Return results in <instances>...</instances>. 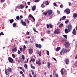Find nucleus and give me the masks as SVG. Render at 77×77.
<instances>
[{"mask_svg": "<svg viewBox=\"0 0 77 77\" xmlns=\"http://www.w3.org/2000/svg\"><path fill=\"white\" fill-rule=\"evenodd\" d=\"M12 72V69L9 67L8 68V69L5 70V74L6 75H8L9 76L10 73Z\"/></svg>", "mask_w": 77, "mask_h": 77, "instance_id": "nucleus-1", "label": "nucleus"}, {"mask_svg": "<svg viewBox=\"0 0 77 77\" xmlns=\"http://www.w3.org/2000/svg\"><path fill=\"white\" fill-rule=\"evenodd\" d=\"M69 51V50H68L66 49L63 48L61 50V51L60 52V54L61 55H62V54H65V53H68V52Z\"/></svg>", "mask_w": 77, "mask_h": 77, "instance_id": "nucleus-2", "label": "nucleus"}, {"mask_svg": "<svg viewBox=\"0 0 77 77\" xmlns=\"http://www.w3.org/2000/svg\"><path fill=\"white\" fill-rule=\"evenodd\" d=\"M64 12H66L67 15L70 14L71 10L69 8H66L64 11Z\"/></svg>", "mask_w": 77, "mask_h": 77, "instance_id": "nucleus-3", "label": "nucleus"}, {"mask_svg": "<svg viewBox=\"0 0 77 77\" xmlns=\"http://www.w3.org/2000/svg\"><path fill=\"white\" fill-rule=\"evenodd\" d=\"M60 29H57L56 30H55L54 31V34H57V35H58L60 33Z\"/></svg>", "mask_w": 77, "mask_h": 77, "instance_id": "nucleus-4", "label": "nucleus"}, {"mask_svg": "<svg viewBox=\"0 0 77 77\" xmlns=\"http://www.w3.org/2000/svg\"><path fill=\"white\" fill-rule=\"evenodd\" d=\"M72 28V26L71 25H69L68 26L67 29L69 32H70V31H71Z\"/></svg>", "mask_w": 77, "mask_h": 77, "instance_id": "nucleus-5", "label": "nucleus"}, {"mask_svg": "<svg viewBox=\"0 0 77 77\" xmlns=\"http://www.w3.org/2000/svg\"><path fill=\"white\" fill-rule=\"evenodd\" d=\"M64 45L66 48H68L69 47L70 45V44L68 42H66L64 44Z\"/></svg>", "mask_w": 77, "mask_h": 77, "instance_id": "nucleus-6", "label": "nucleus"}, {"mask_svg": "<svg viewBox=\"0 0 77 77\" xmlns=\"http://www.w3.org/2000/svg\"><path fill=\"white\" fill-rule=\"evenodd\" d=\"M8 60L10 63H12L13 61H14V60L11 57H9L8 58Z\"/></svg>", "mask_w": 77, "mask_h": 77, "instance_id": "nucleus-7", "label": "nucleus"}, {"mask_svg": "<svg viewBox=\"0 0 77 77\" xmlns=\"http://www.w3.org/2000/svg\"><path fill=\"white\" fill-rule=\"evenodd\" d=\"M33 49L32 48H30L29 49V53L30 54H33Z\"/></svg>", "mask_w": 77, "mask_h": 77, "instance_id": "nucleus-8", "label": "nucleus"}, {"mask_svg": "<svg viewBox=\"0 0 77 77\" xmlns=\"http://www.w3.org/2000/svg\"><path fill=\"white\" fill-rule=\"evenodd\" d=\"M36 64H38L39 66H40V65H41V60L40 59H39L38 60H38H36Z\"/></svg>", "mask_w": 77, "mask_h": 77, "instance_id": "nucleus-9", "label": "nucleus"}, {"mask_svg": "<svg viewBox=\"0 0 77 77\" xmlns=\"http://www.w3.org/2000/svg\"><path fill=\"white\" fill-rule=\"evenodd\" d=\"M35 47L38 48V47L39 48H41V47H42V46L40 44H35Z\"/></svg>", "mask_w": 77, "mask_h": 77, "instance_id": "nucleus-10", "label": "nucleus"}, {"mask_svg": "<svg viewBox=\"0 0 77 77\" xmlns=\"http://www.w3.org/2000/svg\"><path fill=\"white\" fill-rule=\"evenodd\" d=\"M47 13L49 15H51L53 13V11L51 10H48V11Z\"/></svg>", "mask_w": 77, "mask_h": 77, "instance_id": "nucleus-11", "label": "nucleus"}, {"mask_svg": "<svg viewBox=\"0 0 77 77\" xmlns=\"http://www.w3.org/2000/svg\"><path fill=\"white\" fill-rule=\"evenodd\" d=\"M72 33L73 35H76L77 34L76 31H75V28L73 29L72 32Z\"/></svg>", "mask_w": 77, "mask_h": 77, "instance_id": "nucleus-12", "label": "nucleus"}, {"mask_svg": "<svg viewBox=\"0 0 77 77\" xmlns=\"http://www.w3.org/2000/svg\"><path fill=\"white\" fill-rule=\"evenodd\" d=\"M65 62L66 64L68 65L69 64V59H66L65 60Z\"/></svg>", "mask_w": 77, "mask_h": 77, "instance_id": "nucleus-13", "label": "nucleus"}, {"mask_svg": "<svg viewBox=\"0 0 77 77\" xmlns=\"http://www.w3.org/2000/svg\"><path fill=\"white\" fill-rule=\"evenodd\" d=\"M66 18V16H64L60 19V20L61 21L62 20H65V18Z\"/></svg>", "mask_w": 77, "mask_h": 77, "instance_id": "nucleus-14", "label": "nucleus"}, {"mask_svg": "<svg viewBox=\"0 0 77 77\" xmlns=\"http://www.w3.org/2000/svg\"><path fill=\"white\" fill-rule=\"evenodd\" d=\"M17 48L15 47L14 48H13V49H12V51L13 52V51L14 52H16L17 51Z\"/></svg>", "mask_w": 77, "mask_h": 77, "instance_id": "nucleus-15", "label": "nucleus"}, {"mask_svg": "<svg viewBox=\"0 0 77 77\" xmlns=\"http://www.w3.org/2000/svg\"><path fill=\"white\" fill-rule=\"evenodd\" d=\"M24 6H25L24 5L21 4L20 5V7L21 9H23Z\"/></svg>", "mask_w": 77, "mask_h": 77, "instance_id": "nucleus-16", "label": "nucleus"}, {"mask_svg": "<svg viewBox=\"0 0 77 77\" xmlns=\"http://www.w3.org/2000/svg\"><path fill=\"white\" fill-rule=\"evenodd\" d=\"M36 10V6L35 5H34L33 6L32 8V10L33 11H35Z\"/></svg>", "mask_w": 77, "mask_h": 77, "instance_id": "nucleus-17", "label": "nucleus"}, {"mask_svg": "<svg viewBox=\"0 0 77 77\" xmlns=\"http://www.w3.org/2000/svg\"><path fill=\"white\" fill-rule=\"evenodd\" d=\"M65 32L66 33H68V32H69L68 29H65Z\"/></svg>", "mask_w": 77, "mask_h": 77, "instance_id": "nucleus-18", "label": "nucleus"}, {"mask_svg": "<svg viewBox=\"0 0 77 77\" xmlns=\"http://www.w3.org/2000/svg\"><path fill=\"white\" fill-rule=\"evenodd\" d=\"M73 16L74 18H76L77 17V14H76L75 13H74L73 14Z\"/></svg>", "mask_w": 77, "mask_h": 77, "instance_id": "nucleus-19", "label": "nucleus"}, {"mask_svg": "<svg viewBox=\"0 0 77 77\" xmlns=\"http://www.w3.org/2000/svg\"><path fill=\"white\" fill-rule=\"evenodd\" d=\"M60 50V47H58L56 48V51H59Z\"/></svg>", "mask_w": 77, "mask_h": 77, "instance_id": "nucleus-20", "label": "nucleus"}, {"mask_svg": "<svg viewBox=\"0 0 77 77\" xmlns=\"http://www.w3.org/2000/svg\"><path fill=\"white\" fill-rule=\"evenodd\" d=\"M16 20H21V18H20V16H17V17H16Z\"/></svg>", "mask_w": 77, "mask_h": 77, "instance_id": "nucleus-21", "label": "nucleus"}, {"mask_svg": "<svg viewBox=\"0 0 77 77\" xmlns=\"http://www.w3.org/2000/svg\"><path fill=\"white\" fill-rule=\"evenodd\" d=\"M31 67L32 68V69H35V67L33 66L32 64H31Z\"/></svg>", "mask_w": 77, "mask_h": 77, "instance_id": "nucleus-22", "label": "nucleus"}, {"mask_svg": "<svg viewBox=\"0 0 77 77\" xmlns=\"http://www.w3.org/2000/svg\"><path fill=\"white\" fill-rule=\"evenodd\" d=\"M50 63H49L48 62V68H50Z\"/></svg>", "mask_w": 77, "mask_h": 77, "instance_id": "nucleus-23", "label": "nucleus"}, {"mask_svg": "<svg viewBox=\"0 0 77 77\" xmlns=\"http://www.w3.org/2000/svg\"><path fill=\"white\" fill-rule=\"evenodd\" d=\"M17 25V24H16V23H14L13 24V26L14 27H16V26Z\"/></svg>", "mask_w": 77, "mask_h": 77, "instance_id": "nucleus-24", "label": "nucleus"}, {"mask_svg": "<svg viewBox=\"0 0 77 77\" xmlns=\"http://www.w3.org/2000/svg\"><path fill=\"white\" fill-rule=\"evenodd\" d=\"M14 21V20L11 19L10 21V23H11V24H12V23H13Z\"/></svg>", "mask_w": 77, "mask_h": 77, "instance_id": "nucleus-25", "label": "nucleus"}, {"mask_svg": "<svg viewBox=\"0 0 77 77\" xmlns=\"http://www.w3.org/2000/svg\"><path fill=\"white\" fill-rule=\"evenodd\" d=\"M37 53L38 54H39V56H41V52H39V51H38Z\"/></svg>", "mask_w": 77, "mask_h": 77, "instance_id": "nucleus-26", "label": "nucleus"}, {"mask_svg": "<svg viewBox=\"0 0 77 77\" xmlns=\"http://www.w3.org/2000/svg\"><path fill=\"white\" fill-rule=\"evenodd\" d=\"M63 36L64 37V38H65L66 39H67V38H68V36L66 35H63Z\"/></svg>", "mask_w": 77, "mask_h": 77, "instance_id": "nucleus-27", "label": "nucleus"}, {"mask_svg": "<svg viewBox=\"0 0 77 77\" xmlns=\"http://www.w3.org/2000/svg\"><path fill=\"white\" fill-rule=\"evenodd\" d=\"M22 25L24 26H26V23L25 22H23L22 23Z\"/></svg>", "mask_w": 77, "mask_h": 77, "instance_id": "nucleus-28", "label": "nucleus"}, {"mask_svg": "<svg viewBox=\"0 0 77 77\" xmlns=\"http://www.w3.org/2000/svg\"><path fill=\"white\" fill-rule=\"evenodd\" d=\"M22 58L23 60H24L25 59V57H24V55H22Z\"/></svg>", "mask_w": 77, "mask_h": 77, "instance_id": "nucleus-29", "label": "nucleus"}, {"mask_svg": "<svg viewBox=\"0 0 77 77\" xmlns=\"http://www.w3.org/2000/svg\"><path fill=\"white\" fill-rule=\"evenodd\" d=\"M24 66L25 68H27V65L25 64L24 65Z\"/></svg>", "mask_w": 77, "mask_h": 77, "instance_id": "nucleus-30", "label": "nucleus"}, {"mask_svg": "<svg viewBox=\"0 0 77 77\" xmlns=\"http://www.w3.org/2000/svg\"><path fill=\"white\" fill-rule=\"evenodd\" d=\"M41 7H42V8H45V5L44 4H42L41 5Z\"/></svg>", "mask_w": 77, "mask_h": 77, "instance_id": "nucleus-31", "label": "nucleus"}, {"mask_svg": "<svg viewBox=\"0 0 77 77\" xmlns=\"http://www.w3.org/2000/svg\"><path fill=\"white\" fill-rule=\"evenodd\" d=\"M45 3H46V2L47 3V4H46V5H49V3L47 1H46L45 2Z\"/></svg>", "mask_w": 77, "mask_h": 77, "instance_id": "nucleus-32", "label": "nucleus"}, {"mask_svg": "<svg viewBox=\"0 0 77 77\" xmlns=\"http://www.w3.org/2000/svg\"><path fill=\"white\" fill-rule=\"evenodd\" d=\"M43 15H45V16H46V15H47V13L46 12H44L43 13Z\"/></svg>", "mask_w": 77, "mask_h": 77, "instance_id": "nucleus-33", "label": "nucleus"}, {"mask_svg": "<svg viewBox=\"0 0 77 77\" xmlns=\"http://www.w3.org/2000/svg\"><path fill=\"white\" fill-rule=\"evenodd\" d=\"M33 17L32 16V15L31 14H29V18H32Z\"/></svg>", "mask_w": 77, "mask_h": 77, "instance_id": "nucleus-34", "label": "nucleus"}, {"mask_svg": "<svg viewBox=\"0 0 77 77\" xmlns=\"http://www.w3.org/2000/svg\"><path fill=\"white\" fill-rule=\"evenodd\" d=\"M12 56L13 58H15V55L14 54H12Z\"/></svg>", "mask_w": 77, "mask_h": 77, "instance_id": "nucleus-35", "label": "nucleus"}, {"mask_svg": "<svg viewBox=\"0 0 77 77\" xmlns=\"http://www.w3.org/2000/svg\"><path fill=\"white\" fill-rule=\"evenodd\" d=\"M21 51H20V50H18V51L17 52V53L18 54H21Z\"/></svg>", "mask_w": 77, "mask_h": 77, "instance_id": "nucleus-36", "label": "nucleus"}, {"mask_svg": "<svg viewBox=\"0 0 77 77\" xmlns=\"http://www.w3.org/2000/svg\"><path fill=\"white\" fill-rule=\"evenodd\" d=\"M53 27V26L51 24H49V27H50V28H52Z\"/></svg>", "mask_w": 77, "mask_h": 77, "instance_id": "nucleus-37", "label": "nucleus"}, {"mask_svg": "<svg viewBox=\"0 0 77 77\" xmlns=\"http://www.w3.org/2000/svg\"><path fill=\"white\" fill-rule=\"evenodd\" d=\"M46 53H47V55H49L50 53H49V51H46Z\"/></svg>", "mask_w": 77, "mask_h": 77, "instance_id": "nucleus-38", "label": "nucleus"}, {"mask_svg": "<svg viewBox=\"0 0 77 77\" xmlns=\"http://www.w3.org/2000/svg\"><path fill=\"white\" fill-rule=\"evenodd\" d=\"M35 59H32L30 60V61H31L32 62H35Z\"/></svg>", "mask_w": 77, "mask_h": 77, "instance_id": "nucleus-39", "label": "nucleus"}, {"mask_svg": "<svg viewBox=\"0 0 77 77\" xmlns=\"http://www.w3.org/2000/svg\"><path fill=\"white\" fill-rule=\"evenodd\" d=\"M16 8L17 9H20V6H17L16 7Z\"/></svg>", "mask_w": 77, "mask_h": 77, "instance_id": "nucleus-40", "label": "nucleus"}, {"mask_svg": "<svg viewBox=\"0 0 77 77\" xmlns=\"http://www.w3.org/2000/svg\"><path fill=\"white\" fill-rule=\"evenodd\" d=\"M4 35V33H3V32H1L0 33V35Z\"/></svg>", "mask_w": 77, "mask_h": 77, "instance_id": "nucleus-41", "label": "nucleus"}, {"mask_svg": "<svg viewBox=\"0 0 77 77\" xmlns=\"http://www.w3.org/2000/svg\"><path fill=\"white\" fill-rule=\"evenodd\" d=\"M34 1L35 2V3H37V2H39V0H34Z\"/></svg>", "mask_w": 77, "mask_h": 77, "instance_id": "nucleus-42", "label": "nucleus"}, {"mask_svg": "<svg viewBox=\"0 0 77 77\" xmlns=\"http://www.w3.org/2000/svg\"><path fill=\"white\" fill-rule=\"evenodd\" d=\"M69 22V20H66L65 21V23L66 24H68V23Z\"/></svg>", "mask_w": 77, "mask_h": 77, "instance_id": "nucleus-43", "label": "nucleus"}, {"mask_svg": "<svg viewBox=\"0 0 77 77\" xmlns=\"http://www.w3.org/2000/svg\"><path fill=\"white\" fill-rule=\"evenodd\" d=\"M56 73V71L54 70L53 71V75H54V74Z\"/></svg>", "mask_w": 77, "mask_h": 77, "instance_id": "nucleus-44", "label": "nucleus"}, {"mask_svg": "<svg viewBox=\"0 0 77 77\" xmlns=\"http://www.w3.org/2000/svg\"><path fill=\"white\" fill-rule=\"evenodd\" d=\"M20 51H23V48H20Z\"/></svg>", "mask_w": 77, "mask_h": 77, "instance_id": "nucleus-45", "label": "nucleus"}, {"mask_svg": "<svg viewBox=\"0 0 77 77\" xmlns=\"http://www.w3.org/2000/svg\"><path fill=\"white\" fill-rule=\"evenodd\" d=\"M60 72L62 75H63V70H61Z\"/></svg>", "mask_w": 77, "mask_h": 77, "instance_id": "nucleus-46", "label": "nucleus"}, {"mask_svg": "<svg viewBox=\"0 0 77 77\" xmlns=\"http://www.w3.org/2000/svg\"><path fill=\"white\" fill-rule=\"evenodd\" d=\"M5 1V0H1V2L3 3Z\"/></svg>", "mask_w": 77, "mask_h": 77, "instance_id": "nucleus-47", "label": "nucleus"}, {"mask_svg": "<svg viewBox=\"0 0 77 77\" xmlns=\"http://www.w3.org/2000/svg\"><path fill=\"white\" fill-rule=\"evenodd\" d=\"M47 33H48V34H50V30H48V31H47Z\"/></svg>", "mask_w": 77, "mask_h": 77, "instance_id": "nucleus-48", "label": "nucleus"}, {"mask_svg": "<svg viewBox=\"0 0 77 77\" xmlns=\"http://www.w3.org/2000/svg\"><path fill=\"white\" fill-rule=\"evenodd\" d=\"M25 44H28V42H27V41H25Z\"/></svg>", "mask_w": 77, "mask_h": 77, "instance_id": "nucleus-49", "label": "nucleus"}, {"mask_svg": "<svg viewBox=\"0 0 77 77\" xmlns=\"http://www.w3.org/2000/svg\"><path fill=\"white\" fill-rule=\"evenodd\" d=\"M49 25L47 24V29H48V28H49Z\"/></svg>", "mask_w": 77, "mask_h": 77, "instance_id": "nucleus-50", "label": "nucleus"}, {"mask_svg": "<svg viewBox=\"0 0 77 77\" xmlns=\"http://www.w3.org/2000/svg\"><path fill=\"white\" fill-rule=\"evenodd\" d=\"M63 5H60V8H63Z\"/></svg>", "mask_w": 77, "mask_h": 77, "instance_id": "nucleus-51", "label": "nucleus"}, {"mask_svg": "<svg viewBox=\"0 0 77 77\" xmlns=\"http://www.w3.org/2000/svg\"><path fill=\"white\" fill-rule=\"evenodd\" d=\"M27 5H30V2H27Z\"/></svg>", "mask_w": 77, "mask_h": 77, "instance_id": "nucleus-52", "label": "nucleus"}, {"mask_svg": "<svg viewBox=\"0 0 77 77\" xmlns=\"http://www.w3.org/2000/svg\"><path fill=\"white\" fill-rule=\"evenodd\" d=\"M32 18L33 19L34 21H35V19L34 17H33Z\"/></svg>", "mask_w": 77, "mask_h": 77, "instance_id": "nucleus-53", "label": "nucleus"}, {"mask_svg": "<svg viewBox=\"0 0 77 77\" xmlns=\"http://www.w3.org/2000/svg\"><path fill=\"white\" fill-rule=\"evenodd\" d=\"M53 59H54V60H55V61H57V60H56V58H53Z\"/></svg>", "mask_w": 77, "mask_h": 77, "instance_id": "nucleus-54", "label": "nucleus"}, {"mask_svg": "<svg viewBox=\"0 0 77 77\" xmlns=\"http://www.w3.org/2000/svg\"><path fill=\"white\" fill-rule=\"evenodd\" d=\"M33 30L34 32H36V29H35V28H33Z\"/></svg>", "mask_w": 77, "mask_h": 77, "instance_id": "nucleus-55", "label": "nucleus"}, {"mask_svg": "<svg viewBox=\"0 0 77 77\" xmlns=\"http://www.w3.org/2000/svg\"><path fill=\"white\" fill-rule=\"evenodd\" d=\"M31 72H32V75H33L34 74V72H33L32 70L31 71Z\"/></svg>", "mask_w": 77, "mask_h": 77, "instance_id": "nucleus-56", "label": "nucleus"}, {"mask_svg": "<svg viewBox=\"0 0 77 77\" xmlns=\"http://www.w3.org/2000/svg\"><path fill=\"white\" fill-rule=\"evenodd\" d=\"M26 35H29V34H30V33H29V32H27L26 33Z\"/></svg>", "mask_w": 77, "mask_h": 77, "instance_id": "nucleus-57", "label": "nucleus"}, {"mask_svg": "<svg viewBox=\"0 0 77 77\" xmlns=\"http://www.w3.org/2000/svg\"><path fill=\"white\" fill-rule=\"evenodd\" d=\"M57 12L58 14H60V11H59L57 10Z\"/></svg>", "mask_w": 77, "mask_h": 77, "instance_id": "nucleus-58", "label": "nucleus"}, {"mask_svg": "<svg viewBox=\"0 0 77 77\" xmlns=\"http://www.w3.org/2000/svg\"><path fill=\"white\" fill-rule=\"evenodd\" d=\"M20 72L21 74H23V72L22 71H20Z\"/></svg>", "mask_w": 77, "mask_h": 77, "instance_id": "nucleus-59", "label": "nucleus"}, {"mask_svg": "<svg viewBox=\"0 0 77 77\" xmlns=\"http://www.w3.org/2000/svg\"><path fill=\"white\" fill-rule=\"evenodd\" d=\"M29 77H32V76L31 75V74L30 73H29Z\"/></svg>", "mask_w": 77, "mask_h": 77, "instance_id": "nucleus-60", "label": "nucleus"}, {"mask_svg": "<svg viewBox=\"0 0 77 77\" xmlns=\"http://www.w3.org/2000/svg\"><path fill=\"white\" fill-rule=\"evenodd\" d=\"M63 42H66V40H64L63 39Z\"/></svg>", "mask_w": 77, "mask_h": 77, "instance_id": "nucleus-61", "label": "nucleus"}, {"mask_svg": "<svg viewBox=\"0 0 77 77\" xmlns=\"http://www.w3.org/2000/svg\"><path fill=\"white\" fill-rule=\"evenodd\" d=\"M24 22H23V20H22L21 21V23H23Z\"/></svg>", "mask_w": 77, "mask_h": 77, "instance_id": "nucleus-62", "label": "nucleus"}, {"mask_svg": "<svg viewBox=\"0 0 77 77\" xmlns=\"http://www.w3.org/2000/svg\"><path fill=\"white\" fill-rule=\"evenodd\" d=\"M17 62H22V61H21V60H17Z\"/></svg>", "mask_w": 77, "mask_h": 77, "instance_id": "nucleus-63", "label": "nucleus"}, {"mask_svg": "<svg viewBox=\"0 0 77 77\" xmlns=\"http://www.w3.org/2000/svg\"><path fill=\"white\" fill-rule=\"evenodd\" d=\"M55 77H58V75L57 74H55Z\"/></svg>", "mask_w": 77, "mask_h": 77, "instance_id": "nucleus-64", "label": "nucleus"}]
</instances>
